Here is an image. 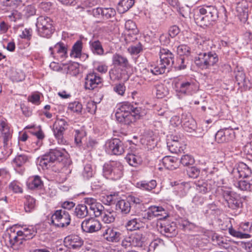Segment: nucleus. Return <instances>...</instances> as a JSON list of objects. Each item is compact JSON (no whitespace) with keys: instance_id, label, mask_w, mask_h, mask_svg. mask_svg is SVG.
Here are the masks:
<instances>
[{"instance_id":"nucleus-2","label":"nucleus","mask_w":252,"mask_h":252,"mask_svg":"<svg viewBox=\"0 0 252 252\" xmlns=\"http://www.w3.org/2000/svg\"><path fill=\"white\" fill-rule=\"evenodd\" d=\"M218 18V11L214 5H204L194 16L195 23L200 27L209 26Z\"/></svg>"},{"instance_id":"nucleus-39","label":"nucleus","mask_w":252,"mask_h":252,"mask_svg":"<svg viewBox=\"0 0 252 252\" xmlns=\"http://www.w3.org/2000/svg\"><path fill=\"white\" fill-rule=\"evenodd\" d=\"M236 186L242 190L250 191L252 189V179L249 180L246 179L239 181Z\"/></svg>"},{"instance_id":"nucleus-29","label":"nucleus","mask_w":252,"mask_h":252,"mask_svg":"<svg viewBox=\"0 0 252 252\" xmlns=\"http://www.w3.org/2000/svg\"><path fill=\"white\" fill-rule=\"evenodd\" d=\"M27 185L28 188L31 189H41L43 186L40 177L37 175L29 178Z\"/></svg>"},{"instance_id":"nucleus-62","label":"nucleus","mask_w":252,"mask_h":252,"mask_svg":"<svg viewBox=\"0 0 252 252\" xmlns=\"http://www.w3.org/2000/svg\"><path fill=\"white\" fill-rule=\"evenodd\" d=\"M188 174L190 177L196 178L200 174V170L196 167H191L188 169Z\"/></svg>"},{"instance_id":"nucleus-19","label":"nucleus","mask_w":252,"mask_h":252,"mask_svg":"<svg viewBox=\"0 0 252 252\" xmlns=\"http://www.w3.org/2000/svg\"><path fill=\"white\" fill-rule=\"evenodd\" d=\"M102 79L96 73H90L85 78V88L86 89L94 90L101 83Z\"/></svg>"},{"instance_id":"nucleus-26","label":"nucleus","mask_w":252,"mask_h":252,"mask_svg":"<svg viewBox=\"0 0 252 252\" xmlns=\"http://www.w3.org/2000/svg\"><path fill=\"white\" fill-rule=\"evenodd\" d=\"M159 56L161 63H174V56L167 49H160Z\"/></svg>"},{"instance_id":"nucleus-40","label":"nucleus","mask_w":252,"mask_h":252,"mask_svg":"<svg viewBox=\"0 0 252 252\" xmlns=\"http://www.w3.org/2000/svg\"><path fill=\"white\" fill-rule=\"evenodd\" d=\"M24 208L26 212H32L35 207V200L30 195L25 196Z\"/></svg>"},{"instance_id":"nucleus-23","label":"nucleus","mask_w":252,"mask_h":252,"mask_svg":"<svg viewBox=\"0 0 252 252\" xmlns=\"http://www.w3.org/2000/svg\"><path fill=\"white\" fill-rule=\"evenodd\" d=\"M82 42L81 40L77 41L73 45L70 56L71 58H80L82 60L85 61L88 58V55L85 53L82 54Z\"/></svg>"},{"instance_id":"nucleus-33","label":"nucleus","mask_w":252,"mask_h":252,"mask_svg":"<svg viewBox=\"0 0 252 252\" xmlns=\"http://www.w3.org/2000/svg\"><path fill=\"white\" fill-rule=\"evenodd\" d=\"M126 161L131 166L137 167L142 162L141 158L134 154H128L125 158Z\"/></svg>"},{"instance_id":"nucleus-44","label":"nucleus","mask_w":252,"mask_h":252,"mask_svg":"<svg viewBox=\"0 0 252 252\" xmlns=\"http://www.w3.org/2000/svg\"><path fill=\"white\" fill-rule=\"evenodd\" d=\"M235 78L237 83L239 85H245L246 84V80L245 74L243 71L240 70L239 68L237 67V70H235Z\"/></svg>"},{"instance_id":"nucleus-48","label":"nucleus","mask_w":252,"mask_h":252,"mask_svg":"<svg viewBox=\"0 0 252 252\" xmlns=\"http://www.w3.org/2000/svg\"><path fill=\"white\" fill-rule=\"evenodd\" d=\"M23 15L27 18L33 16L36 13L35 7L32 5H28L23 10Z\"/></svg>"},{"instance_id":"nucleus-34","label":"nucleus","mask_w":252,"mask_h":252,"mask_svg":"<svg viewBox=\"0 0 252 252\" xmlns=\"http://www.w3.org/2000/svg\"><path fill=\"white\" fill-rule=\"evenodd\" d=\"M141 219L139 216V218H135L128 220L126 224L127 229L130 231L139 229L142 225Z\"/></svg>"},{"instance_id":"nucleus-30","label":"nucleus","mask_w":252,"mask_h":252,"mask_svg":"<svg viewBox=\"0 0 252 252\" xmlns=\"http://www.w3.org/2000/svg\"><path fill=\"white\" fill-rule=\"evenodd\" d=\"M162 162L164 166L169 170H174L178 166V159L173 157H164L162 159Z\"/></svg>"},{"instance_id":"nucleus-20","label":"nucleus","mask_w":252,"mask_h":252,"mask_svg":"<svg viewBox=\"0 0 252 252\" xmlns=\"http://www.w3.org/2000/svg\"><path fill=\"white\" fill-rule=\"evenodd\" d=\"M251 173V169L244 162L238 163L236 168L233 170V174L236 178H247Z\"/></svg>"},{"instance_id":"nucleus-22","label":"nucleus","mask_w":252,"mask_h":252,"mask_svg":"<svg viewBox=\"0 0 252 252\" xmlns=\"http://www.w3.org/2000/svg\"><path fill=\"white\" fill-rule=\"evenodd\" d=\"M0 131L1 133L4 145H6L11 138L12 132L6 121L2 118H0Z\"/></svg>"},{"instance_id":"nucleus-57","label":"nucleus","mask_w":252,"mask_h":252,"mask_svg":"<svg viewBox=\"0 0 252 252\" xmlns=\"http://www.w3.org/2000/svg\"><path fill=\"white\" fill-rule=\"evenodd\" d=\"M9 189L15 193H21L23 191L22 188L19 183L17 181H13L9 185Z\"/></svg>"},{"instance_id":"nucleus-46","label":"nucleus","mask_w":252,"mask_h":252,"mask_svg":"<svg viewBox=\"0 0 252 252\" xmlns=\"http://www.w3.org/2000/svg\"><path fill=\"white\" fill-rule=\"evenodd\" d=\"M148 210L152 219L158 216H162V212H164V209L161 206H151Z\"/></svg>"},{"instance_id":"nucleus-51","label":"nucleus","mask_w":252,"mask_h":252,"mask_svg":"<svg viewBox=\"0 0 252 252\" xmlns=\"http://www.w3.org/2000/svg\"><path fill=\"white\" fill-rule=\"evenodd\" d=\"M93 174L94 171L92 165L90 164H86L82 172V175L84 178L89 179L93 177Z\"/></svg>"},{"instance_id":"nucleus-58","label":"nucleus","mask_w":252,"mask_h":252,"mask_svg":"<svg viewBox=\"0 0 252 252\" xmlns=\"http://www.w3.org/2000/svg\"><path fill=\"white\" fill-rule=\"evenodd\" d=\"M167 147L169 150L172 153H177L179 151L180 143L177 142H172L168 141L167 142Z\"/></svg>"},{"instance_id":"nucleus-35","label":"nucleus","mask_w":252,"mask_h":252,"mask_svg":"<svg viewBox=\"0 0 252 252\" xmlns=\"http://www.w3.org/2000/svg\"><path fill=\"white\" fill-rule=\"evenodd\" d=\"M177 53L180 56L179 60L181 63H184L185 57H188L190 54V48L187 45L182 44L177 47Z\"/></svg>"},{"instance_id":"nucleus-16","label":"nucleus","mask_w":252,"mask_h":252,"mask_svg":"<svg viewBox=\"0 0 252 252\" xmlns=\"http://www.w3.org/2000/svg\"><path fill=\"white\" fill-rule=\"evenodd\" d=\"M223 196L229 208L237 209L242 207V202L239 197L235 194L229 191H225Z\"/></svg>"},{"instance_id":"nucleus-32","label":"nucleus","mask_w":252,"mask_h":252,"mask_svg":"<svg viewBox=\"0 0 252 252\" xmlns=\"http://www.w3.org/2000/svg\"><path fill=\"white\" fill-rule=\"evenodd\" d=\"M102 221L106 224H109L114 222L115 220V212L113 210L110 211L105 209L101 215Z\"/></svg>"},{"instance_id":"nucleus-61","label":"nucleus","mask_w":252,"mask_h":252,"mask_svg":"<svg viewBox=\"0 0 252 252\" xmlns=\"http://www.w3.org/2000/svg\"><path fill=\"white\" fill-rule=\"evenodd\" d=\"M205 200V198L202 195L196 194L192 198V202L196 206L202 205Z\"/></svg>"},{"instance_id":"nucleus-54","label":"nucleus","mask_w":252,"mask_h":252,"mask_svg":"<svg viewBox=\"0 0 252 252\" xmlns=\"http://www.w3.org/2000/svg\"><path fill=\"white\" fill-rule=\"evenodd\" d=\"M64 68H67L69 73L72 75L75 76L80 72L79 64H68Z\"/></svg>"},{"instance_id":"nucleus-24","label":"nucleus","mask_w":252,"mask_h":252,"mask_svg":"<svg viewBox=\"0 0 252 252\" xmlns=\"http://www.w3.org/2000/svg\"><path fill=\"white\" fill-rule=\"evenodd\" d=\"M20 231H18L16 232H15L13 228H11L9 230L8 232V238L9 243V246L13 247V246L17 245H20L22 244L23 239H21V235L19 234Z\"/></svg>"},{"instance_id":"nucleus-7","label":"nucleus","mask_w":252,"mask_h":252,"mask_svg":"<svg viewBox=\"0 0 252 252\" xmlns=\"http://www.w3.org/2000/svg\"><path fill=\"white\" fill-rule=\"evenodd\" d=\"M70 215L63 209L56 210L51 217V223L58 227H66L70 224Z\"/></svg>"},{"instance_id":"nucleus-6","label":"nucleus","mask_w":252,"mask_h":252,"mask_svg":"<svg viewBox=\"0 0 252 252\" xmlns=\"http://www.w3.org/2000/svg\"><path fill=\"white\" fill-rule=\"evenodd\" d=\"M53 23L52 20L48 17L39 16L36 23L38 34L43 37L49 38L54 32Z\"/></svg>"},{"instance_id":"nucleus-11","label":"nucleus","mask_w":252,"mask_h":252,"mask_svg":"<svg viewBox=\"0 0 252 252\" xmlns=\"http://www.w3.org/2000/svg\"><path fill=\"white\" fill-rule=\"evenodd\" d=\"M49 51L52 57L60 62L63 61L67 57V46L61 42L57 43L54 47H50Z\"/></svg>"},{"instance_id":"nucleus-45","label":"nucleus","mask_w":252,"mask_h":252,"mask_svg":"<svg viewBox=\"0 0 252 252\" xmlns=\"http://www.w3.org/2000/svg\"><path fill=\"white\" fill-rule=\"evenodd\" d=\"M86 135L85 131L83 129H77L75 130V142L77 145L80 146L83 140Z\"/></svg>"},{"instance_id":"nucleus-53","label":"nucleus","mask_w":252,"mask_h":252,"mask_svg":"<svg viewBox=\"0 0 252 252\" xmlns=\"http://www.w3.org/2000/svg\"><path fill=\"white\" fill-rule=\"evenodd\" d=\"M28 160V157L25 155H18L13 160V162L18 167L21 166Z\"/></svg>"},{"instance_id":"nucleus-17","label":"nucleus","mask_w":252,"mask_h":252,"mask_svg":"<svg viewBox=\"0 0 252 252\" xmlns=\"http://www.w3.org/2000/svg\"><path fill=\"white\" fill-rule=\"evenodd\" d=\"M234 137V132L232 129L225 128L216 133L215 140L219 143H222L232 140Z\"/></svg>"},{"instance_id":"nucleus-18","label":"nucleus","mask_w":252,"mask_h":252,"mask_svg":"<svg viewBox=\"0 0 252 252\" xmlns=\"http://www.w3.org/2000/svg\"><path fill=\"white\" fill-rule=\"evenodd\" d=\"M196 53L197 56L195 58V61L200 63H217L219 61L218 56L214 52H209L207 54L196 51Z\"/></svg>"},{"instance_id":"nucleus-8","label":"nucleus","mask_w":252,"mask_h":252,"mask_svg":"<svg viewBox=\"0 0 252 252\" xmlns=\"http://www.w3.org/2000/svg\"><path fill=\"white\" fill-rule=\"evenodd\" d=\"M229 232L232 236L238 238H250L252 234V222H242L238 230L230 228H229Z\"/></svg>"},{"instance_id":"nucleus-50","label":"nucleus","mask_w":252,"mask_h":252,"mask_svg":"<svg viewBox=\"0 0 252 252\" xmlns=\"http://www.w3.org/2000/svg\"><path fill=\"white\" fill-rule=\"evenodd\" d=\"M7 17L10 21L17 22L21 21L22 14L17 10H14L12 11Z\"/></svg>"},{"instance_id":"nucleus-28","label":"nucleus","mask_w":252,"mask_h":252,"mask_svg":"<svg viewBox=\"0 0 252 252\" xmlns=\"http://www.w3.org/2000/svg\"><path fill=\"white\" fill-rule=\"evenodd\" d=\"M116 210L123 215L128 214L131 210V204L129 201L126 200H120L116 204Z\"/></svg>"},{"instance_id":"nucleus-59","label":"nucleus","mask_w":252,"mask_h":252,"mask_svg":"<svg viewBox=\"0 0 252 252\" xmlns=\"http://www.w3.org/2000/svg\"><path fill=\"white\" fill-rule=\"evenodd\" d=\"M142 50V45L138 43L135 45L131 46L128 48V52L131 54H137Z\"/></svg>"},{"instance_id":"nucleus-15","label":"nucleus","mask_w":252,"mask_h":252,"mask_svg":"<svg viewBox=\"0 0 252 252\" xmlns=\"http://www.w3.org/2000/svg\"><path fill=\"white\" fill-rule=\"evenodd\" d=\"M84 202L89 207L90 211H92L93 215L95 217L101 216L105 210L104 207L100 203L97 202L94 198H85ZM90 212L91 213V212Z\"/></svg>"},{"instance_id":"nucleus-1","label":"nucleus","mask_w":252,"mask_h":252,"mask_svg":"<svg viewBox=\"0 0 252 252\" xmlns=\"http://www.w3.org/2000/svg\"><path fill=\"white\" fill-rule=\"evenodd\" d=\"M115 116L118 122L128 125L140 118V110L126 102L121 104L118 108Z\"/></svg>"},{"instance_id":"nucleus-42","label":"nucleus","mask_w":252,"mask_h":252,"mask_svg":"<svg viewBox=\"0 0 252 252\" xmlns=\"http://www.w3.org/2000/svg\"><path fill=\"white\" fill-rule=\"evenodd\" d=\"M157 186V182L156 180H152L150 182L142 181L139 184V188L147 191H150L155 189Z\"/></svg>"},{"instance_id":"nucleus-9","label":"nucleus","mask_w":252,"mask_h":252,"mask_svg":"<svg viewBox=\"0 0 252 252\" xmlns=\"http://www.w3.org/2000/svg\"><path fill=\"white\" fill-rule=\"evenodd\" d=\"M105 151L110 155H121L125 151L123 143L118 138L108 140L105 143Z\"/></svg>"},{"instance_id":"nucleus-10","label":"nucleus","mask_w":252,"mask_h":252,"mask_svg":"<svg viewBox=\"0 0 252 252\" xmlns=\"http://www.w3.org/2000/svg\"><path fill=\"white\" fill-rule=\"evenodd\" d=\"M67 122L63 119H57L53 125L54 134L59 144H63L65 142L63 138V133L67 129Z\"/></svg>"},{"instance_id":"nucleus-13","label":"nucleus","mask_w":252,"mask_h":252,"mask_svg":"<svg viewBox=\"0 0 252 252\" xmlns=\"http://www.w3.org/2000/svg\"><path fill=\"white\" fill-rule=\"evenodd\" d=\"M101 232V236L109 242L116 243L121 239V233L116 228L108 227L103 228Z\"/></svg>"},{"instance_id":"nucleus-64","label":"nucleus","mask_w":252,"mask_h":252,"mask_svg":"<svg viewBox=\"0 0 252 252\" xmlns=\"http://www.w3.org/2000/svg\"><path fill=\"white\" fill-rule=\"evenodd\" d=\"M212 240L214 245L221 246L223 244V238L216 233H214L212 235Z\"/></svg>"},{"instance_id":"nucleus-27","label":"nucleus","mask_w":252,"mask_h":252,"mask_svg":"<svg viewBox=\"0 0 252 252\" xmlns=\"http://www.w3.org/2000/svg\"><path fill=\"white\" fill-rule=\"evenodd\" d=\"M211 182V181L208 182L203 180L195 182L196 190L202 194H205L210 191L213 189Z\"/></svg>"},{"instance_id":"nucleus-38","label":"nucleus","mask_w":252,"mask_h":252,"mask_svg":"<svg viewBox=\"0 0 252 252\" xmlns=\"http://www.w3.org/2000/svg\"><path fill=\"white\" fill-rule=\"evenodd\" d=\"M89 44L93 53L98 55H101L103 54L104 50L99 40L90 41Z\"/></svg>"},{"instance_id":"nucleus-60","label":"nucleus","mask_w":252,"mask_h":252,"mask_svg":"<svg viewBox=\"0 0 252 252\" xmlns=\"http://www.w3.org/2000/svg\"><path fill=\"white\" fill-rule=\"evenodd\" d=\"M6 6H16L20 4L22 0H0Z\"/></svg>"},{"instance_id":"nucleus-55","label":"nucleus","mask_w":252,"mask_h":252,"mask_svg":"<svg viewBox=\"0 0 252 252\" xmlns=\"http://www.w3.org/2000/svg\"><path fill=\"white\" fill-rule=\"evenodd\" d=\"M11 78L13 82L22 81L25 79V74L22 71L17 72L13 71L11 76Z\"/></svg>"},{"instance_id":"nucleus-37","label":"nucleus","mask_w":252,"mask_h":252,"mask_svg":"<svg viewBox=\"0 0 252 252\" xmlns=\"http://www.w3.org/2000/svg\"><path fill=\"white\" fill-rule=\"evenodd\" d=\"M134 0H121L118 3V10L120 13H125L134 4Z\"/></svg>"},{"instance_id":"nucleus-52","label":"nucleus","mask_w":252,"mask_h":252,"mask_svg":"<svg viewBox=\"0 0 252 252\" xmlns=\"http://www.w3.org/2000/svg\"><path fill=\"white\" fill-rule=\"evenodd\" d=\"M180 163L184 166L192 165L194 163V159L190 155H185L181 157Z\"/></svg>"},{"instance_id":"nucleus-4","label":"nucleus","mask_w":252,"mask_h":252,"mask_svg":"<svg viewBox=\"0 0 252 252\" xmlns=\"http://www.w3.org/2000/svg\"><path fill=\"white\" fill-rule=\"evenodd\" d=\"M148 237L146 232L138 231L126 236L122 241L121 246L127 249L129 247L142 248L147 244Z\"/></svg>"},{"instance_id":"nucleus-14","label":"nucleus","mask_w":252,"mask_h":252,"mask_svg":"<svg viewBox=\"0 0 252 252\" xmlns=\"http://www.w3.org/2000/svg\"><path fill=\"white\" fill-rule=\"evenodd\" d=\"M81 227L84 232L93 233L99 230L101 228V224L99 220L91 218L83 221Z\"/></svg>"},{"instance_id":"nucleus-25","label":"nucleus","mask_w":252,"mask_h":252,"mask_svg":"<svg viewBox=\"0 0 252 252\" xmlns=\"http://www.w3.org/2000/svg\"><path fill=\"white\" fill-rule=\"evenodd\" d=\"M65 242L70 248L77 249L82 246L83 241L78 235H72L65 238Z\"/></svg>"},{"instance_id":"nucleus-12","label":"nucleus","mask_w":252,"mask_h":252,"mask_svg":"<svg viewBox=\"0 0 252 252\" xmlns=\"http://www.w3.org/2000/svg\"><path fill=\"white\" fill-rule=\"evenodd\" d=\"M174 88L178 94L189 95L193 89V83L192 81H183L180 82V79L176 78L173 82Z\"/></svg>"},{"instance_id":"nucleus-49","label":"nucleus","mask_w":252,"mask_h":252,"mask_svg":"<svg viewBox=\"0 0 252 252\" xmlns=\"http://www.w3.org/2000/svg\"><path fill=\"white\" fill-rule=\"evenodd\" d=\"M162 231H163L168 237H172L177 233L175 226L168 224L162 227Z\"/></svg>"},{"instance_id":"nucleus-43","label":"nucleus","mask_w":252,"mask_h":252,"mask_svg":"<svg viewBox=\"0 0 252 252\" xmlns=\"http://www.w3.org/2000/svg\"><path fill=\"white\" fill-rule=\"evenodd\" d=\"M166 69L164 64H153L151 65V71L155 75H158L164 73Z\"/></svg>"},{"instance_id":"nucleus-3","label":"nucleus","mask_w":252,"mask_h":252,"mask_svg":"<svg viewBox=\"0 0 252 252\" xmlns=\"http://www.w3.org/2000/svg\"><path fill=\"white\" fill-rule=\"evenodd\" d=\"M63 149H50L49 152L38 158L37 163L42 169H48L53 163L62 161L65 157Z\"/></svg>"},{"instance_id":"nucleus-21","label":"nucleus","mask_w":252,"mask_h":252,"mask_svg":"<svg viewBox=\"0 0 252 252\" xmlns=\"http://www.w3.org/2000/svg\"><path fill=\"white\" fill-rule=\"evenodd\" d=\"M195 39L196 44L197 45V48L199 50L202 51L209 50L211 49L214 46L213 41L209 38L197 35Z\"/></svg>"},{"instance_id":"nucleus-56","label":"nucleus","mask_w":252,"mask_h":252,"mask_svg":"<svg viewBox=\"0 0 252 252\" xmlns=\"http://www.w3.org/2000/svg\"><path fill=\"white\" fill-rule=\"evenodd\" d=\"M116 15V11L112 8H103L102 17L106 19L111 18Z\"/></svg>"},{"instance_id":"nucleus-63","label":"nucleus","mask_w":252,"mask_h":252,"mask_svg":"<svg viewBox=\"0 0 252 252\" xmlns=\"http://www.w3.org/2000/svg\"><path fill=\"white\" fill-rule=\"evenodd\" d=\"M116 200V195L114 193L113 194H110L104 197L103 199L104 203L107 205H111L115 202Z\"/></svg>"},{"instance_id":"nucleus-47","label":"nucleus","mask_w":252,"mask_h":252,"mask_svg":"<svg viewBox=\"0 0 252 252\" xmlns=\"http://www.w3.org/2000/svg\"><path fill=\"white\" fill-rule=\"evenodd\" d=\"M183 126L185 129L189 132H191V130L195 129L196 127L195 123L191 118L188 120H183Z\"/></svg>"},{"instance_id":"nucleus-5","label":"nucleus","mask_w":252,"mask_h":252,"mask_svg":"<svg viewBox=\"0 0 252 252\" xmlns=\"http://www.w3.org/2000/svg\"><path fill=\"white\" fill-rule=\"evenodd\" d=\"M123 166L119 161H111L105 163L103 167V176L112 180H117L123 175Z\"/></svg>"},{"instance_id":"nucleus-31","label":"nucleus","mask_w":252,"mask_h":252,"mask_svg":"<svg viewBox=\"0 0 252 252\" xmlns=\"http://www.w3.org/2000/svg\"><path fill=\"white\" fill-rule=\"evenodd\" d=\"M88 206L86 204H78L74 210V214L78 218L83 219L88 215L91 216L92 214L88 210Z\"/></svg>"},{"instance_id":"nucleus-36","label":"nucleus","mask_w":252,"mask_h":252,"mask_svg":"<svg viewBox=\"0 0 252 252\" xmlns=\"http://www.w3.org/2000/svg\"><path fill=\"white\" fill-rule=\"evenodd\" d=\"M36 233V229L32 226H31L26 228H24L23 231H20V235H21V239L24 240H28L32 238Z\"/></svg>"},{"instance_id":"nucleus-41","label":"nucleus","mask_w":252,"mask_h":252,"mask_svg":"<svg viewBox=\"0 0 252 252\" xmlns=\"http://www.w3.org/2000/svg\"><path fill=\"white\" fill-rule=\"evenodd\" d=\"M83 109L82 104L79 101H74L69 103L68 109L77 114H81Z\"/></svg>"}]
</instances>
